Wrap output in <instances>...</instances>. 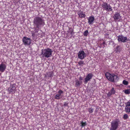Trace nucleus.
<instances>
[{
    "label": "nucleus",
    "instance_id": "nucleus-19",
    "mask_svg": "<svg viewBox=\"0 0 130 130\" xmlns=\"http://www.w3.org/2000/svg\"><path fill=\"white\" fill-rule=\"evenodd\" d=\"M81 125L80 126L82 127L85 126L87 125V123L86 122H84L82 121L81 122Z\"/></svg>",
    "mask_w": 130,
    "mask_h": 130
},
{
    "label": "nucleus",
    "instance_id": "nucleus-15",
    "mask_svg": "<svg viewBox=\"0 0 130 130\" xmlns=\"http://www.w3.org/2000/svg\"><path fill=\"white\" fill-rule=\"evenodd\" d=\"M94 20V17L92 16H90L88 19V23L90 25L92 24Z\"/></svg>",
    "mask_w": 130,
    "mask_h": 130
},
{
    "label": "nucleus",
    "instance_id": "nucleus-10",
    "mask_svg": "<svg viewBox=\"0 0 130 130\" xmlns=\"http://www.w3.org/2000/svg\"><path fill=\"white\" fill-rule=\"evenodd\" d=\"M115 92L116 91L115 90V88L112 87V88L110 91L107 93V96L108 97H109L112 95L114 94Z\"/></svg>",
    "mask_w": 130,
    "mask_h": 130
},
{
    "label": "nucleus",
    "instance_id": "nucleus-9",
    "mask_svg": "<svg viewBox=\"0 0 130 130\" xmlns=\"http://www.w3.org/2000/svg\"><path fill=\"white\" fill-rule=\"evenodd\" d=\"M93 76L92 74L91 73L89 74L85 79V82L86 83H87L88 81H89L90 79L92 78Z\"/></svg>",
    "mask_w": 130,
    "mask_h": 130
},
{
    "label": "nucleus",
    "instance_id": "nucleus-18",
    "mask_svg": "<svg viewBox=\"0 0 130 130\" xmlns=\"http://www.w3.org/2000/svg\"><path fill=\"white\" fill-rule=\"evenodd\" d=\"M121 50V47L119 46H118L116 47L115 51L117 53H119Z\"/></svg>",
    "mask_w": 130,
    "mask_h": 130
},
{
    "label": "nucleus",
    "instance_id": "nucleus-8",
    "mask_svg": "<svg viewBox=\"0 0 130 130\" xmlns=\"http://www.w3.org/2000/svg\"><path fill=\"white\" fill-rule=\"evenodd\" d=\"M86 54L83 51H80L78 54V58L83 59L86 57Z\"/></svg>",
    "mask_w": 130,
    "mask_h": 130
},
{
    "label": "nucleus",
    "instance_id": "nucleus-12",
    "mask_svg": "<svg viewBox=\"0 0 130 130\" xmlns=\"http://www.w3.org/2000/svg\"><path fill=\"white\" fill-rule=\"evenodd\" d=\"M15 89L16 88L15 85H13L12 86H11L10 88L8 89V91L10 93L11 92L14 93L15 91Z\"/></svg>",
    "mask_w": 130,
    "mask_h": 130
},
{
    "label": "nucleus",
    "instance_id": "nucleus-29",
    "mask_svg": "<svg viewBox=\"0 0 130 130\" xmlns=\"http://www.w3.org/2000/svg\"><path fill=\"white\" fill-rule=\"evenodd\" d=\"M67 103H65L64 104V105L65 106H67Z\"/></svg>",
    "mask_w": 130,
    "mask_h": 130
},
{
    "label": "nucleus",
    "instance_id": "nucleus-2",
    "mask_svg": "<svg viewBox=\"0 0 130 130\" xmlns=\"http://www.w3.org/2000/svg\"><path fill=\"white\" fill-rule=\"evenodd\" d=\"M53 51L52 50L49 48H47L42 50L41 55L43 57L48 58L52 56Z\"/></svg>",
    "mask_w": 130,
    "mask_h": 130
},
{
    "label": "nucleus",
    "instance_id": "nucleus-1",
    "mask_svg": "<svg viewBox=\"0 0 130 130\" xmlns=\"http://www.w3.org/2000/svg\"><path fill=\"white\" fill-rule=\"evenodd\" d=\"M35 30L39 29L42 26L45 24L44 20L39 17L35 18L33 20Z\"/></svg>",
    "mask_w": 130,
    "mask_h": 130
},
{
    "label": "nucleus",
    "instance_id": "nucleus-16",
    "mask_svg": "<svg viewBox=\"0 0 130 130\" xmlns=\"http://www.w3.org/2000/svg\"><path fill=\"white\" fill-rule=\"evenodd\" d=\"M77 13L80 18H85L86 16L85 14L81 11H79Z\"/></svg>",
    "mask_w": 130,
    "mask_h": 130
},
{
    "label": "nucleus",
    "instance_id": "nucleus-24",
    "mask_svg": "<svg viewBox=\"0 0 130 130\" xmlns=\"http://www.w3.org/2000/svg\"><path fill=\"white\" fill-rule=\"evenodd\" d=\"M123 83L125 85H127L128 84V82L125 80H124L123 82Z\"/></svg>",
    "mask_w": 130,
    "mask_h": 130
},
{
    "label": "nucleus",
    "instance_id": "nucleus-27",
    "mask_svg": "<svg viewBox=\"0 0 130 130\" xmlns=\"http://www.w3.org/2000/svg\"><path fill=\"white\" fill-rule=\"evenodd\" d=\"M123 118L124 119H126L128 118V115L127 114H125L123 116Z\"/></svg>",
    "mask_w": 130,
    "mask_h": 130
},
{
    "label": "nucleus",
    "instance_id": "nucleus-30",
    "mask_svg": "<svg viewBox=\"0 0 130 130\" xmlns=\"http://www.w3.org/2000/svg\"><path fill=\"white\" fill-rule=\"evenodd\" d=\"M98 109V108H96V109L95 110H96V111H97V110Z\"/></svg>",
    "mask_w": 130,
    "mask_h": 130
},
{
    "label": "nucleus",
    "instance_id": "nucleus-14",
    "mask_svg": "<svg viewBox=\"0 0 130 130\" xmlns=\"http://www.w3.org/2000/svg\"><path fill=\"white\" fill-rule=\"evenodd\" d=\"M113 17L115 20H118V19H120L121 18V17L120 16V14L119 13H116Z\"/></svg>",
    "mask_w": 130,
    "mask_h": 130
},
{
    "label": "nucleus",
    "instance_id": "nucleus-11",
    "mask_svg": "<svg viewBox=\"0 0 130 130\" xmlns=\"http://www.w3.org/2000/svg\"><path fill=\"white\" fill-rule=\"evenodd\" d=\"M126 104V106L125 108V111L126 112L129 113L130 112V102H127Z\"/></svg>",
    "mask_w": 130,
    "mask_h": 130
},
{
    "label": "nucleus",
    "instance_id": "nucleus-13",
    "mask_svg": "<svg viewBox=\"0 0 130 130\" xmlns=\"http://www.w3.org/2000/svg\"><path fill=\"white\" fill-rule=\"evenodd\" d=\"M6 66L3 63H1L0 65V71L2 72H3L6 69Z\"/></svg>",
    "mask_w": 130,
    "mask_h": 130
},
{
    "label": "nucleus",
    "instance_id": "nucleus-7",
    "mask_svg": "<svg viewBox=\"0 0 130 130\" xmlns=\"http://www.w3.org/2000/svg\"><path fill=\"white\" fill-rule=\"evenodd\" d=\"M102 6L104 9L106 11H110L112 10L111 7L109 4L105 3H103L102 5Z\"/></svg>",
    "mask_w": 130,
    "mask_h": 130
},
{
    "label": "nucleus",
    "instance_id": "nucleus-22",
    "mask_svg": "<svg viewBox=\"0 0 130 130\" xmlns=\"http://www.w3.org/2000/svg\"><path fill=\"white\" fill-rule=\"evenodd\" d=\"M61 95L59 94H56L55 96V98L56 99H60V98H61Z\"/></svg>",
    "mask_w": 130,
    "mask_h": 130
},
{
    "label": "nucleus",
    "instance_id": "nucleus-20",
    "mask_svg": "<svg viewBox=\"0 0 130 130\" xmlns=\"http://www.w3.org/2000/svg\"><path fill=\"white\" fill-rule=\"evenodd\" d=\"M84 61H80L78 62V63L80 66H82L83 64H84Z\"/></svg>",
    "mask_w": 130,
    "mask_h": 130
},
{
    "label": "nucleus",
    "instance_id": "nucleus-26",
    "mask_svg": "<svg viewBox=\"0 0 130 130\" xmlns=\"http://www.w3.org/2000/svg\"><path fill=\"white\" fill-rule=\"evenodd\" d=\"M63 92L62 91L60 90L58 92V93L60 95H61L63 93Z\"/></svg>",
    "mask_w": 130,
    "mask_h": 130
},
{
    "label": "nucleus",
    "instance_id": "nucleus-5",
    "mask_svg": "<svg viewBox=\"0 0 130 130\" xmlns=\"http://www.w3.org/2000/svg\"><path fill=\"white\" fill-rule=\"evenodd\" d=\"M117 40L119 42L123 43L126 42L128 41L126 37L123 35H119L118 37Z\"/></svg>",
    "mask_w": 130,
    "mask_h": 130
},
{
    "label": "nucleus",
    "instance_id": "nucleus-25",
    "mask_svg": "<svg viewBox=\"0 0 130 130\" xmlns=\"http://www.w3.org/2000/svg\"><path fill=\"white\" fill-rule=\"evenodd\" d=\"M93 109L92 108H90L89 109V112L91 113H92L93 112Z\"/></svg>",
    "mask_w": 130,
    "mask_h": 130
},
{
    "label": "nucleus",
    "instance_id": "nucleus-3",
    "mask_svg": "<svg viewBox=\"0 0 130 130\" xmlns=\"http://www.w3.org/2000/svg\"><path fill=\"white\" fill-rule=\"evenodd\" d=\"M105 75L107 79L112 82H117L119 79L118 77L114 74H111L108 72H107L105 73Z\"/></svg>",
    "mask_w": 130,
    "mask_h": 130
},
{
    "label": "nucleus",
    "instance_id": "nucleus-21",
    "mask_svg": "<svg viewBox=\"0 0 130 130\" xmlns=\"http://www.w3.org/2000/svg\"><path fill=\"white\" fill-rule=\"evenodd\" d=\"M124 93L126 94H128L130 93V89H128L125 90L124 91Z\"/></svg>",
    "mask_w": 130,
    "mask_h": 130
},
{
    "label": "nucleus",
    "instance_id": "nucleus-17",
    "mask_svg": "<svg viewBox=\"0 0 130 130\" xmlns=\"http://www.w3.org/2000/svg\"><path fill=\"white\" fill-rule=\"evenodd\" d=\"M82 81H79L78 80L75 81V86L76 87H79L80 86V84L82 83Z\"/></svg>",
    "mask_w": 130,
    "mask_h": 130
},
{
    "label": "nucleus",
    "instance_id": "nucleus-28",
    "mask_svg": "<svg viewBox=\"0 0 130 130\" xmlns=\"http://www.w3.org/2000/svg\"><path fill=\"white\" fill-rule=\"evenodd\" d=\"M79 80L80 81L83 79V78L81 77H80L79 78Z\"/></svg>",
    "mask_w": 130,
    "mask_h": 130
},
{
    "label": "nucleus",
    "instance_id": "nucleus-4",
    "mask_svg": "<svg viewBox=\"0 0 130 130\" xmlns=\"http://www.w3.org/2000/svg\"><path fill=\"white\" fill-rule=\"evenodd\" d=\"M120 124V122L118 119H116L112 121L111 123V127L110 130H116Z\"/></svg>",
    "mask_w": 130,
    "mask_h": 130
},
{
    "label": "nucleus",
    "instance_id": "nucleus-23",
    "mask_svg": "<svg viewBox=\"0 0 130 130\" xmlns=\"http://www.w3.org/2000/svg\"><path fill=\"white\" fill-rule=\"evenodd\" d=\"M88 34V30H86L84 32V36H87Z\"/></svg>",
    "mask_w": 130,
    "mask_h": 130
},
{
    "label": "nucleus",
    "instance_id": "nucleus-6",
    "mask_svg": "<svg viewBox=\"0 0 130 130\" xmlns=\"http://www.w3.org/2000/svg\"><path fill=\"white\" fill-rule=\"evenodd\" d=\"M22 41L24 45H28L31 44V40L29 38L24 37L22 39Z\"/></svg>",
    "mask_w": 130,
    "mask_h": 130
}]
</instances>
